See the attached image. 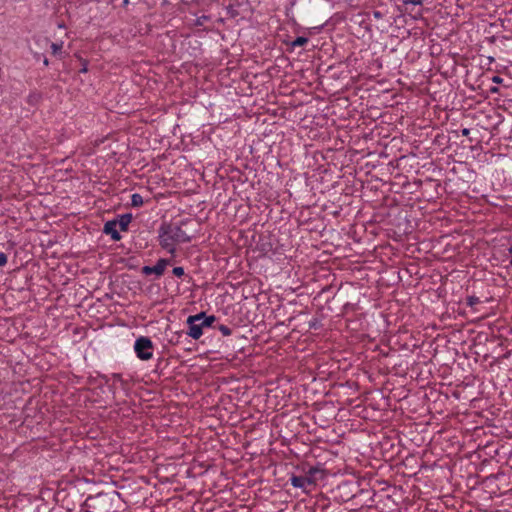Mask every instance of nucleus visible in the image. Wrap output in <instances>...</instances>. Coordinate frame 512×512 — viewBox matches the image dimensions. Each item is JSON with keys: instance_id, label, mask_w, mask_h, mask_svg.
<instances>
[{"instance_id": "nucleus-1", "label": "nucleus", "mask_w": 512, "mask_h": 512, "mask_svg": "<svg viewBox=\"0 0 512 512\" xmlns=\"http://www.w3.org/2000/svg\"><path fill=\"white\" fill-rule=\"evenodd\" d=\"M160 246L169 254L175 255L176 246L191 241V237L177 224L164 222L158 229Z\"/></svg>"}, {"instance_id": "nucleus-5", "label": "nucleus", "mask_w": 512, "mask_h": 512, "mask_svg": "<svg viewBox=\"0 0 512 512\" xmlns=\"http://www.w3.org/2000/svg\"><path fill=\"white\" fill-rule=\"evenodd\" d=\"M290 482L293 487L300 488L304 491H306L307 487L313 484V481L309 477H303V476H292L290 478Z\"/></svg>"}, {"instance_id": "nucleus-17", "label": "nucleus", "mask_w": 512, "mask_h": 512, "mask_svg": "<svg viewBox=\"0 0 512 512\" xmlns=\"http://www.w3.org/2000/svg\"><path fill=\"white\" fill-rule=\"evenodd\" d=\"M402 2L406 5H422L423 4V0H402Z\"/></svg>"}, {"instance_id": "nucleus-21", "label": "nucleus", "mask_w": 512, "mask_h": 512, "mask_svg": "<svg viewBox=\"0 0 512 512\" xmlns=\"http://www.w3.org/2000/svg\"><path fill=\"white\" fill-rule=\"evenodd\" d=\"M462 134L463 135H468L469 134V129L465 128L462 130Z\"/></svg>"}, {"instance_id": "nucleus-9", "label": "nucleus", "mask_w": 512, "mask_h": 512, "mask_svg": "<svg viewBox=\"0 0 512 512\" xmlns=\"http://www.w3.org/2000/svg\"><path fill=\"white\" fill-rule=\"evenodd\" d=\"M201 325L203 326V328H208L210 327L213 322L215 321V316L211 315V316H207L204 312H203V316L201 318Z\"/></svg>"}, {"instance_id": "nucleus-15", "label": "nucleus", "mask_w": 512, "mask_h": 512, "mask_svg": "<svg viewBox=\"0 0 512 512\" xmlns=\"http://www.w3.org/2000/svg\"><path fill=\"white\" fill-rule=\"evenodd\" d=\"M219 331L222 333V335L224 336H229L231 335V329L226 326V325H220L219 326Z\"/></svg>"}, {"instance_id": "nucleus-13", "label": "nucleus", "mask_w": 512, "mask_h": 512, "mask_svg": "<svg viewBox=\"0 0 512 512\" xmlns=\"http://www.w3.org/2000/svg\"><path fill=\"white\" fill-rule=\"evenodd\" d=\"M63 41L54 42L51 44V51L53 55H57L62 51L63 48Z\"/></svg>"}, {"instance_id": "nucleus-8", "label": "nucleus", "mask_w": 512, "mask_h": 512, "mask_svg": "<svg viewBox=\"0 0 512 512\" xmlns=\"http://www.w3.org/2000/svg\"><path fill=\"white\" fill-rule=\"evenodd\" d=\"M132 220V215L131 214H123L119 217V220L116 221L117 222V225H119L120 229L122 231H126L130 222Z\"/></svg>"}, {"instance_id": "nucleus-7", "label": "nucleus", "mask_w": 512, "mask_h": 512, "mask_svg": "<svg viewBox=\"0 0 512 512\" xmlns=\"http://www.w3.org/2000/svg\"><path fill=\"white\" fill-rule=\"evenodd\" d=\"M110 499L106 494H98L93 498H90L89 508H96L97 504L108 502Z\"/></svg>"}, {"instance_id": "nucleus-11", "label": "nucleus", "mask_w": 512, "mask_h": 512, "mask_svg": "<svg viewBox=\"0 0 512 512\" xmlns=\"http://www.w3.org/2000/svg\"><path fill=\"white\" fill-rule=\"evenodd\" d=\"M143 203H144L143 197L140 194H138V193L132 194L131 205L133 207H141L143 205Z\"/></svg>"}, {"instance_id": "nucleus-2", "label": "nucleus", "mask_w": 512, "mask_h": 512, "mask_svg": "<svg viewBox=\"0 0 512 512\" xmlns=\"http://www.w3.org/2000/svg\"><path fill=\"white\" fill-rule=\"evenodd\" d=\"M134 351L140 360H150L153 357V342L150 338L141 336L135 340Z\"/></svg>"}, {"instance_id": "nucleus-14", "label": "nucleus", "mask_w": 512, "mask_h": 512, "mask_svg": "<svg viewBox=\"0 0 512 512\" xmlns=\"http://www.w3.org/2000/svg\"><path fill=\"white\" fill-rule=\"evenodd\" d=\"M466 303H467V306L474 308L477 304L480 303V299L476 296H469L467 298Z\"/></svg>"}, {"instance_id": "nucleus-6", "label": "nucleus", "mask_w": 512, "mask_h": 512, "mask_svg": "<svg viewBox=\"0 0 512 512\" xmlns=\"http://www.w3.org/2000/svg\"><path fill=\"white\" fill-rule=\"evenodd\" d=\"M103 231L105 234L110 235L114 241H118L121 239V235L117 230V222L116 221H107L104 224Z\"/></svg>"}, {"instance_id": "nucleus-19", "label": "nucleus", "mask_w": 512, "mask_h": 512, "mask_svg": "<svg viewBox=\"0 0 512 512\" xmlns=\"http://www.w3.org/2000/svg\"><path fill=\"white\" fill-rule=\"evenodd\" d=\"M491 80L493 83H496V84H501L503 82V79L500 76H493L491 78Z\"/></svg>"}, {"instance_id": "nucleus-12", "label": "nucleus", "mask_w": 512, "mask_h": 512, "mask_svg": "<svg viewBox=\"0 0 512 512\" xmlns=\"http://www.w3.org/2000/svg\"><path fill=\"white\" fill-rule=\"evenodd\" d=\"M307 42H308L307 37L299 36L291 42V47L292 48L301 47V46H304L305 44H307Z\"/></svg>"}, {"instance_id": "nucleus-10", "label": "nucleus", "mask_w": 512, "mask_h": 512, "mask_svg": "<svg viewBox=\"0 0 512 512\" xmlns=\"http://www.w3.org/2000/svg\"><path fill=\"white\" fill-rule=\"evenodd\" d=\"M201 325L203 326V328H208L210 327L213 322L215 321V316L211 315V316H207L204 312H203V316L201 318Z\"/></svg>"}, {"instance_id": "nucleus-22", "label": "nucleus", "mask_w": 512, "mask_h": 512, "mask_svg": "<svg viewBox=\"0 0 512 512\" xmlns=\"http://www.w3.org/2000/svg\"><path fill=\"white\" fill-rule=\"evenodd\" d=\"M58 27L61 28V29H64L65 25L64 24H59Z\"/></svg>"}, {"instance_id": "nucleus-4", "label": "nucleus", "mask_w": 512, "mask_h": 512, "mask_svg": "<svg viewBox=\"0 0 512 512\" xmlns=\"http://www.w3.org/2000/svg\"><path fill=\"white\" fill-rule=\"evenodd\" d=\"M169 262L166 259H159L154 266H144L142 271L145 275L155 274L161 276Z\"/></svg>"}, {"instance_id": "nucleus-3", "label": "nucleus", "mask_w": 512, "mask_h": 512, "mask_svg": "<svg viewBox=\"0 0 512 512\" xmlns=\"http://www.w3.org/2000/svg\"><path fill=\"white\" fill-rule=\"evenodd\" d=\"M203 316V312H200L196 315H191L187 318L188 331L187 335L192 339L197 340L203 335V326L201 325V318Z\"/></svg>"}, {"instance_id": "nucleus-20", "label": "nucleus", "mask_w": 512, "mask_h": 512, "mask_svg": "<svg viewBox=\"0 0 512 512\" xmlns=\"http://www.w3.org/2000/svg\"><path fill=\"white\" fill-rule=\"evenodd\" d=\"M88 71V66H87V63H84L82 68L80 69V72L81 73H86Z\"/></svg>"}, {"instance_id": "nucleus-18", "label": "nucleus", "mask_w": 512, "mask_h": 512, "mask_svg": "<svg viewBox=\"0 0 512 512\" xmlns=\"http://www.w3.org/2000/svg\"><path fill=\"white\" fill-rule=\"evenodd\" d=\"M7 263V256L5 253L0 252V267L4 266Z\"/></svg>"}, {"instance_id": "nucleus-16", "label": "nucleus", "mask_w": 512, "mask_h": 512, "mask_svg": "<svg viewBox=\"0 0 512 512\" xmlns=\"http://www.w3.org/2000/svg\"><path fill=\"white\" fill-rule=\"evenodd\" d=\"M172 272L176 277H182L184 275V268L183 267H175V268H173Z\"/></svg>"}, {"instance_id": "nucleus-24", "label": "nucleus", "mask_w": 512, "mask_h": 512, "mask_svg": "<svg viewBox=\"0 0 512 512\" xmlns=\"http://www.w3.org/2000/svg\"><path fill=\"white\" fill-rule=\"evenodd\" d=\"M510 265L512 266V256H511V259H510Z\"/></svg>"}, {"instance_id": "nucleus-23", "label": "nucleus", "mask_w": 512, "mask_h": 512, "mask_svg": "<svg viewBox=\"0 0 512 512\" xmlns=\"http://www.w3.org/2000/svg\"><path fill=\"white\" fill-rule=\"evenodd\" d=\"M491 91H492V92H496V91H497V89H496V88H492V89H491Z\"/></svg>"}]
</instances>
